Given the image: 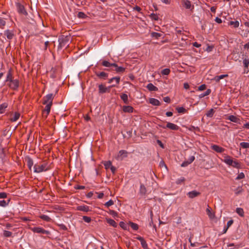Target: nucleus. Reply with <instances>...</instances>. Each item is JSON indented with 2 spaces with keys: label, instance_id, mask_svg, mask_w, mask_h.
<instances>
[{
  "label": "nucleus",
  "instance_id": "nucleus-64",
  "mask_svg": "<svg viewBox=\"0 0 249 249\" xmlns=\"http://www.w3.org/2000/svg\"><path fill=\"white\" fill-rule=\"evenodd\" d=\"M7 197V194L4 192L0 193V198H4Z\"/></svg>",
  "mask_w": 249,
  "mask_h": 249
},
{
  "label": "nucleus",
  "instance_id": "nucleus-52",
  "mask_svg": "<svg viewBox=\"0 0 249 249\" xmlns=\"http://www.w3.org/2000/svg\"><path fill=\"white\" fill-rule=\"evenodd\" d=\"M12 232L8 231H3V236L5 237H9L12 236Z\"/></svg>",
  "mask_w": 249,
  "mask_h": 249
},
{
  "label": "nucleus",
  "instance_id": "nucleus-34",
  "mask_svg": "<svg viewBox=\"0 0 249 249\" xmlns=\"http://www.w3.org/2000/svg\"><path fill=\"white\" fill-rule=\"evenodd\" d=\"M19 116H20V114L19 113L16 112L14 114V116L13 117L11 118L10 120L12 122H15L18 119V118H19Z\"/></svg>",
  "mask_w": 249,
  "mask_h": 249
},
{
  "label": "nucleus",
  "instance_id": "nucleus-30",
  "mask_svg": "<svg viewBox=\"0 0 249 249\" xmlns=\"http://www.w3.org/2000/svg\"><path fill=\"white\" fill-rule=\"evenodd\" d=\"M120 97L125 104L128 103V96L126 94H122L120 96Z\"/></svg>",
  "mask_w": 249,
  "mask_h": 249
},
{
  "label": "nucleus",
  "instance_id": "nucleus-63",
  "mask_svg": "<svg viewBox=\"0 0 249 249\" xmlns=\"http://www.w3.org/2000/svg\"><path fill=\"white\" fill-rule=\"evenodd\" d=\"M51 72L52 73L50 76L52 78H54L56 77V75L55 74V70L52 69V70L51 71Z\"/></svg>",
  "mask_w": 249,
  "mask_h": 249
},
{
  "label": "nucleus",
  "instance_id": "nucleus-62",
  "mask_svg": "<svg viewBox=\"0 0 249 249\" xmlns=\"http://www.w3.org/2000/svg\"><path fill=\"white\" fill-rule=\"evenodd\" d=\"M58 226L60 227V228L63 230L66 231L67 230V227L63 224H58Z\"/></svg>",
  "mask_w": 249,
  "mask_h": 249
},
{
  "label": "nucleus",
  "instance_id": "nucleus-28",
  "mask_svg": "<svg viewBox=\"0 0 249 249\" xmlns=\"http://www.w3.org/2000/svg\"><path fill=\"white\" fill-rule=\"evenodd\" d=\"M228 120L234 123H238L239 119L234 115H230L228 117Z\"/></svg>",
  "mask_w": 249,
  "mask_h": 249
},
{
  "label": "nucleus",
  "instance_id": "nucleus-16",
  "mask_svg": "<svg viewBox=\"0 0 249 249\" xmlns=\"http://www.w3.org/2000/svg\"><path fill=\"white\" fill-rule=\"evenodd\" d=\"M25 160L27 162V164L29 170H31L32 167L34 165L33 160L30 157H28L25 158Z\"/></svg>",
  "mask_w": 249,
  "mask_h": 249
},
{
  "label": "nucleus",
  "instance_id": "nucleus-31",
  "mask_svg": "<svg viewBox=\"0 0 249 249\" xmlns=\"http://www.w3.org/2000/svg\"><path fill=\"white\" fill-rule=\"evenodd\" d=\"M128 225H129L134 230L137 231L139 229V226L138 224L134 223L132 222H129L128 223Z\"/></svg>",
  "mask_w": 249,
  "mask_h": 249
},
{
  "label": "nucleus",
  "instance_id": "nucleus-9",
  "mask_svg": "<svg viewBox=\"0 0 249 249\" xmlns=\"http://www.w3.org/2000/svg\"><path fill=\"white\" fill-rule=\"evenodd\" d=\"M98 88L99 94H103L106 92H109L110 89V87H108V88H107L103 84L99 85Z\"/></svg>",
  "mask_w": 249,
  "mask_h": 249
},
{
  "label": "nucleus",
  "instance_id": "nucleus-42",
  "mask_svg": "<svg viewBox=\"0 0 249 249\" xmlns=\"http://www.w3.org/2000/svg\"><path fill=\"white\" fill-rule=\"evenodd\" d=\"M214 111L213 110V108H211L210 110H209L206 113V115L208 117H212L213 115V114H214Z\"/></svg>",
  "mask_w": 249,
  "mask_h": 249
},
{
  "label": "nucleus",
  "instance_id": "nucleus-59",
  "mask_svg": "<svg viewBox=\"0 0 249 249\" xmlns=\"http://www.w3.org/2000/svg\"><path fill=\"white\" fill-rule=\"evenodd\" d=\"M228 247H234L235 249H238L240 247L239 244L234 245L233 243H230L228 245Z\"/></svg>",
  "mask_w": 249,
  "mask_h": 249
},
{
  "label": "nucleus",
  "instance_id": "nucleus-40",
  "mask_svg": "<svg viewBox=\"0 0 249 249\" xmlns=\"http://www.w3.org/2000/svg\"><path fill=\"white\" fill-rule=\"evenodd\" d=\"M211 89H207V90L204 93H201V94H200L199 97L200 98H201L202 97H204L206 96L209 95L211 93Z\"/></svg>",
  "mask_w": 249,
  "mask_h": 249
},
{
  "label": "nucleus",
  "instance_id": "nucleus-37",
  "mask_svg": "<svg viewBox=\"0 0 249 249\" xmlns=\"http://www.w3.org/2000/svg\"><path fill=\"white\" fill-rule=\"evenodd\" d=\"M8 104L4 103L1 105H0V113L4 112L5 109L7 107Z\"/></svg>",
  "mask_w": 249,
  "mask_h": 249
},
{
  "label": "nucleus",
  "instance_id": "nucleus-61",
  "mask_svg": "<svg viewBox=\"0 0 249 249\" xmlns=\"http://www.w3.org/2000/svg\"><path fill=\"white\" fill-rule=\"evenodd\" d=\"M206 89V85L205 84H202L198 87V90L202 91Z\"/></svg>",
  "mask_w": 249,
  "mask_h": 249
},
{
  "label": "nucleus",
  "instance_id": "nucleus-12",
  "mask_svg": "<svg viewBox=\"0 0 249 249\" xmlns=\"http://www.w3.org/2000/svg\"><path fill=\"white\" fill-rule=\"evenodd\" d=\"M4 34L6 36L7 39L9 40L12 39L15 36L14 31L9 30H5L4 32Z\"/></svg>",
  "mask_w": 249,
  "mask_h": 249
},
{
  "label": "nucleus",
  "instance_id": "nucleus-45",
  "mask_svg": "<svg viewBox=\"0 0 249 249\" xmlns=\"http://www.w3.org/2000/svg\"><path fill=\"white\" fill-rule=\"evenodd\" d=\"M231 166L233 167H235V168H240V165L239 163L238 162H237V161L232 160V163H231Z\"/></svg>",
  "mask_w": 249,
  "mask_h": 249
},
{
  "label": "nucleus",
  "instance_id": "nucleus-20",
  "mask_svg": "<svg viewBox=\"0 0 249 249\" xmlns=\"http://www.w3.org/2000/svg\"><path fill=\"white\" fill-rule=\"evenodd\" d=\"M78 211H83L85 212H88L89 211V207L86 205H81L78 206L76 209Z\"/></svg>",
  "mask_w": 249,
  "mask_h": 249
},
{
  "label": "nucleus",
  "instance_id": "nucleus-14",
  "mask_svg": "<svg viewBox=\"0 0 249 249\" xmlns=\"http://www.w3.org/2000/svg\"><path fill=\"white\" fill-rule=\"evenodd\" d=\"M195 159L194 156H191L188 160L183 161L181 164V167L187 166L189 164H191Z\"/></svg>",
  "mask_w": 249,
  "mask_h": 249
},
{
  "label": "nucleus",
  "instance_id": "nucleus-58",
  "mask_svg": "<svg viewBox=\"0 0 249 249\" xmlns=\"http://www.w3.org/2000/svg\"><path fill=\"white\" fill-rule=\"evenodd\" d=\"M185 181V178L184 177H181L180 178H178L176 181V183L178 184H181L182 182Z\"/></svg>",
  "mask_w": 249,
  "mask_h": 249
},
{
  "label": "nucleus",
  "instance_id": "nucleus-32",
  "mask_svg": "<svg viewBox=\"0 0 249 249\" xmlns=\"http://www.w3.org/2000/svg\"><path fill=\"white\" fill-rule=\"evenodd\" d=\"M162 36V34L157 33V32H152L151 33V36L152 37L155 38V39H158L159 37Z\"/></svg>",
  "mask_w": 249,
  "mask_h": 249
},
{
  "label": "nucleus",
  "instance_id": "nucleus-7",
  "mask_svg": "<svg viewBox=\"0 0 249 249\" xmlns=\"http://www.w3.org/2000/svg\"><path fill=\"white\" fill-rule=\"evenodd\" d=\"M9 87L13 90H17L19 87V81L18 79H13L9 81Z\"/></svg>",
  "mask_w": 249,
  "mask_h": 249
},
{
  "label": "nucleus",
  "instance_id": "nucleus-48",
  "mask_svg": "<svg viewBox=\"0 0 249 249\" xmlns=\"http://www.w3.org/2000/svg\"><path fill=\"white\" fill-rule=\"evenodd\" d=\"M243 63L245 68L248 69L249 65V59L247 58H245Z\"/></svg>",
  "mask_w": 249,
  "mask_h": 249
},
{
  "label": "nucleus",
  "instance_id": "nucleus-50",
  "mask_svg": "<svg viewBox=\"0 0 249 249\" xmlns=\"http://www.w3.org/2000/svg\"><path fill=\"white\" fill-rule=\"evenodd\" d=\"M240 145L243 148H249V142H242L240 143Z\"/></svg>",
  "mask_w": 249,
  "mask_h": 249
},
{
  "label": "nucleus",
  "instance_id": "nucleus-25",
  "mask_svg": "<svg viewBox=\"0 0 249 249\" xmlns=\"http://www.w3.org/2000/svg\"><path fill=\"white\" fill-rule=\"evenodd\" d=\"M13 80V75L12 73V70L10 69L8 70V71L7 74V77L6 79V82H9L11 80Z\"/></svg>",
  "mask_w": 249,
  "mask_h": 249
},
{
  "label": "nucleus",
  "instance_id": "nucleus-15",
  "mask_svg": "<svg viewBox=\"0 0 249 249\" xmlns=\"http://www.w3.org/2000/svg\"><path fill=\"white\" fill-rule=\"evenodd\" d=\"M212 149L216 152L220 153H222L225 150L223 147L215 144L212 145Z\"/></svg>",
  "mask_w": 249,
  "mask_h": 249
},
{
  "label": "nucleus",
  "instance_id": "nucleus-24",
  "mask_svg": "<svg viewBox=\"0 0 249 249\" xmlns=\"http://www.w3.org/2000/svg\"><path fill=\"white\" fill-rule=\"evenodd\" d=\"M146 88L149 91H157L158 90V89L157 87L155 86L152 83H149L147 86Z\"/></svg>",
  "mask_w": 249,
  "mask_h": 249
},
{
  "label": "nucleus",
  "instance_id": "nucleus-6",
  "mask_svg": "<svg viewBox=\"0 0 249 249\" xmlns=\"http://www.w3.org/2000/svg\"><path fill=\"white\" fill-rule=\"evenodd\" d=\"M161 127L166 129V128H169L171 130H177L179 129V127L177 125L173 124L172 123L168 122L167 123V124L166 126L162 125H159Z\"/></svg>",
  "mask_w": 249,
  "mask_h": 249
},
{
  "label": "nucleus",
  "instance_id": "nucleus-11",
  "mask_svg": "<svg viewBox=\"0 0 249 249\" xmlns=\"http://www.w3.org/2000/svg\"><path fill=\"white\" fill-rule=\"evenodd\" d=\"M201 193L199 192H197L196 190H193L190 192H189L187 195L190 198H194L196 197L199 195H200Z\"/></svg>",
  "mask_w": 249,
  "mask_h": 249
},
{
  "label": "nucleus",
  "instance_id": "nucleus-53",
  "mask_svg": "<svg viewBox=\"0 0 249 249\" xmlns=\"http://www.w3.org/2000/svg\"><path fill=\"white\" fill-rule=\"evenodd\" d=\"M141 243L142 247L144 249H148L147 244L146 241L144 239L143 241H142L141 242Z\"/></svg>",
  "mask_w": 249,
  "mask_h": 249
},
{
  "label": "nucleus",
  "instance_id": "nucleus-41",
  "mask_svg": "<svg viewBox=\"0 0 249 249\" xmlns=\"http://www.w3.org/2000/svg\"><path fill=\"white\" fill-rule=\"evenodd\" d=\"M188 129L190 130V131H194V132H200V128L196 126V127H195L194 126H191L190 127L188 128Z\"/></svg>",
  "mask_w": 249,
  "mask_h": 249
},
{
  "label": "nucleus",
  "instance_id": "nucleus-49",
  "mask_svg": "<svg viewBox=\"0 0 249 249\" xmlns=\"http://www.w3.org/2000/svg\"><path fill=\"white\" fill-rule=\"evenodd\" d=\"M77 17L79 18L84 19V18H85L87 16L84 13H83L82 12H78V13L77 14Z\"/></svg>",
  "mask_w": 249,
  "mask_h": 249
},
{
  "label": "nucleus",
  "instance_id": "nucleus-19",
  "mask_svg": "<svg viewBox=\"0 0 249 249\" xmlns=\"http://www.w3.org/2000/svg\"><path fill=\"white\" fill-rule=\"evenodd\" d=\"M127 152L124 150H121L119 151L117 158L119 159L121 157H123L121 160H123L124 158H125L127 156Z\"/></svg>",
  "mask_w": 249,
  "mask_h": 249
},
{
  "label": "nucleus",
  "instance_id": "nucleus-3",
  "mask_svg": "<svg viewBox=\"0 0 249 249\" xmlns=\"http://www.w3.org/2000/svg\"><path fill=\"white\" fill-rule=\"evenodd\" d=\"M16 7L18 13L20 15H23L25 16L28 15V13L22 4L18 2L16 3Z\"/></svg>",
  "mask_w": 249,
  "mask_h": 249
},
{
  "label": "nucleus",
  "instance_id": "nucleus-46",
  "mask_svg": "<svg viewBox=\"0 0 249 249\" xmlns=\"http://www.w3.org/2000/svg\"><path fill=\"white\" fill-rule=\"evenodd\" d=\"M104 165L106 169H108L112 166V163L110 161H106Z\"/></svg>",
  "mask_w": 249,
  "mask_h": 249
},
{
  "label": "nucleus",
  "instance_id": "nucleus-36",
  "mask_svg": "<svg viewBox=\"0 0 249 249\" xmlns=\"http://www.w3.org/2000/svg\"><path fill=\"white\" fill-rule=\"evenodd\" d=\"M119 225L124 230H128V224H127L125 223L124 222H120L119 223Z\"/></svg>",
  "mask_w": 249,
  "mask_h": 249
},
{
  "label": "nucleus",
  "instance_id": "nucleus-21",
  "mask_svg": "<svg viewBox=\"0 0 249 249\" xmlns=\"http://www.w3.org/2000/svg\"><path fill=\"white\" fill-rule=\"evenodd\" d=\"M149 103L153 106H160L161 104L158 100L153 98L149 99Z\"/></svg>",
  "mask_w": 249,
  "mask_h": 249
},
{
  "label": "nucleus",
  "instance_id": "nucleus-54",
  "mask_svg": "<svg viewBox=\"0 0 249 249\" xmlns=\"http://www.w3.org/2000/svg\"><path fill=\"white\" fill-rule=\"evenodd\" d=\"M113 204H114V201L110 199L105 204V206L107 207H108L113 205Z\"/></svg>",
  "mask_w": 249,
  "mask_h": 249
},
{
  "label": "nucleus",
  "instance_id": "nucleus-10",
  "mask_svg": "<svg viewBox=\"0 0 249 249\" xmlns=\"http://www.w3.org/2000/svg\"><path fill=\"white\" fill-rule=\"evenodd\" d=\"M45 105H46V106H45V108L42 111V113H43V115L46 118L50 112L51 107L52 106V104H47Z\"/></svg>",
  "mask_w": 249,
  "mask_h": 249
},
{
  "label": "nucleus",
  "instance_id": "nucleus-22",
  "mask_svg": "<svg viewBox=\"0 0 249 249\" xmlns=\"http://www.w3.org/2000/svg\"><path fill=\"white\" fill-rule=\"evenodd\" d=\"M115 68V71L117 73H123L125 71V69L123 67H119L117 64L115 63V66H113Z\"/></svg>",
  "mask_w": 249,
  "mask_h": 249
},
{
  "label": "nucleus",
  "instance_id": "nucleus-4",
  "mask_svg": "<svg viewBox=\"0 0 249 249\" xmlns=\"http://www.w3.org/2000/svg\"><path fill=\"white\" fill-rule=\"evenodd\" d=\"M54 95L53 93H50L44 97L43 99V104H53V100Z\"/></svg>",
  "mask_w": 249,
  "mask_h": 249
},
{
  "label": "nucleus",
  "instance_id": "nucleus-44",
  "mask_svg": "<svg viewBox=\"0 0 249 249\" xmlns=\"http://www.w3.org/2000/svg\"><path fill=\"white\" fill-rule=\"evenodd\" d=\"M236 212L241 216H244V211L242 208H237L236 210Z\"/></svg>",
  "mask_w": 249,
  "mask_h": 249
},
{
  "label": "nucleus",
  "instance_id": "nucleus-13",
  "mask_svg": "<svg viewBox=\"0 0 249 249\" xmlns=\"http://www.w3.org/2000/svg\"><path fill=\"white\" fill-rule=\"evenodd\" d=\"M147 190L145 186L143 184L141 183L140 190H139V194L141 196H145L146 194Z\"/></svg>",
  "mask_w": 249,
  "mask_h": 249
},
{
  "label": "nucleus",
  "instance_id": "nucleus-17",
  "mask_svg": "<svg viewBox=\"0 0 249 249\" xmlns=\"http://www.w3.org/2000/svg\"><path fill=\"white\" fill-rule=\"evenodd\" d=\"M96 75L100 78L106 79L108 76V73H106L104 71L102 72H96Z\"/></svg>",
  "mask_w": 249,
  "mask_h": 249
},
{
  "label": "nucleus",
  "instance_id": "nucleus-8",
  "mask_svg": "<svg viewBox=\"0 0 249 249\" xmlns=\"http://www.w3.org/2000/svg\"><path fill=\"white\" fill-rule=\"evenodd\" d=\"M120 81V77H112V78L109 79L108 83H113L112 85H111L110 88L112 87H114L118 85Z\"/></svg>",
  "mask_w": 249,
  "mask_h": 249
},
{
  "label": "nucleus",
  "instance_id": "nucleus-47",
  "mask_svg": "<svg viewBox=\"0 0 249 249\" xmlns=\"http://www.w3.org/2000/svg\"><path fill=\"white\" fill-rule=\"evenodd\" d=\"M10 199H8L7 202H6L4 200H0V206H2V207H5V206H6L8 204V203L10 202Z\"/></svg>",
  "mask_w": 249,
  "mask_h": 249
},
{
  "label": "nucleus",
  "instance_id": "nucleus-60",
  "mask_svg": "<svg viewBox=\"0 0 249 249\" xmlns=\"http://www.w3.org/2000/svg\"><path fill=\"white\" fill-rule=\"evenodd\" d=\"M109 213L110 214L112 215L114 217L115 216H117L118 215L117 212H116L114 210H109Z\"/></svg>",
  "mask_w": 249,
  "mask_h": 249
},
{
  "label": "nucleus",
  "instance_id": "nucleus-5",
  "mask_svg": "<svg viewBox=\"0 0 249 249\" xmlns=\"http://www.w3.org/2000/svg\"><path fill=\"white\" fill-rule=\"evenodd\" d=\"M32 231L36 233H42L43 234H51V232L49 231L45 230L42 228L41 227H34L32 229Z\"/></svg>",
  "mask_w": 249,
  "mask_h": 249
},
{
  "label": "nucleus",
  "instance_id": "nucleus-57",
  "mask_svg": "<svg viewBox=\"0 0 249 249\" xmlns=\"http://www.w3.org/2000/svg\"><path fill=\"white\" fill-rule=\"evenodd\" d=\"M245 178V175L243 173L241 172L239 173L236 178V180H239L240 179L244 178Z\"/></svg>",
  "mask_w": 249,
  "mask_h": 249
},
{
  "label": "nucleus",
  "instance_id": "nucleus-51",
  "mask_svg": "<svg viewBox=\"0 0 249 249\" xmlns=\"http://www.w3.org/2000/svg\"><path fill=\"white\" fill-rule=\"evenodd\" d=\"M170 70L169 69L166 68L162 70L161 73L162 75H167L170 73Z\"/></svg>",
  "mask_w": 249,
  "mask_h": 249
},
{
  "label": "nucleus",
  "instance_id": "nucleus-43",
  "mask_svg": "<svg viewBox=\"0 0 249 249\" xmlns=\"http://www.w3.org/2000/svg\"><path fill=\"white\" fill-rule=\"evenodd\" d=\"M176 110L179 113H184L186 111V109L183 107H177Z\"/></svg>",
  "mask_w": 249,
  "mask_h": 249
},
{
  "label": "nucleus",
  "instance_id": "nucleus-26",
  "mask_svg": "<svg viewBox=\"0 0 249 249\" xmlns=\"http://www.w3.org/2000/svg\"><path fill=\"white\" fill-rule=\"evenodd\" d=\"M123 110L124 112L131 113V112H133V108L131 106H124L123 108Z\"/></svg>",
  "mask_w": 249,
  "mask_h": 249
},
{
  "label": "nucleus",
  "instance_id": "nucleus-35",
  "mask_svg": "<svg viewBox=\"0 0 249 249\" xmlns=\"http://www.w3.org/2000/svg\"><path fill=\"white\" fill-rule=\"evenodd\" d=\"M107 222L110 225L113 226V227H117V223L113 219H107Z\"/></svg>",
  "mask_w": 249,
  "mask_h": 249
},
{
  "label": "nucleus",
  "instance_id": "nucleus-29",
  "mask_svg": "<svg viewBox=\"0 0 249 249\" xmlns=\"http://www.w3.org/2000/svg\"><path fill=\"white\" fill-rule=\"evenodd\" d=\"M206 213L209 216V218L211 219H213L214 218L215 215L213 213H212L209 207L206 209Z\"/></svg>",
  "mask_w": 249,
  "mask_h": 249
},
{
  "label": "nucleus",
  "instance_id": "nucleus-18",
  "mask_svg": "<svg viewBox=\"0 0 249 249\" xmlns=\"http://www.w3.org/2000/svg\"><path fill=\"white\" fill-rule=\"evenodd\" d=\"M183 5L186 9H190L192 7V9H194V6L191 5V1L189 0H182Z\"/></svg>",
  "mask_w": 249,
  "mask_h": 249
},
{
  "label": "nucleus",
  "instance_id": "nucleus-2",
  "mask_svg": "<svg viewBox=\"0 0 249 249\" xmlns=\"http://www.w3.org/2000/svg\"><path fill=\"white\" fill-rule=\"evenodd\" d=\"M49 169V166L46 163L42 164H35L34 166V172L39 173L43 171H46Z\"/></svg>",
  "mask_w": 249,
  "mask_h": 249
},
{
  "label": "nucleus",
  "instance_id": "nucleus-39",
  "mask_svg": "<svg viewBox=\"0 0 249 249\" xmlns=\"http://www.w3.org/2000/svg\"><path fill=\"white\" fill-rule=\"evenodd\" d=\"M5 157V153L4 149L3 148L0 147V158L2 160H3Z\"/></svg>",
  "mask_w": 249,
  "mask_h": 249
},
{
  "label": "nucleus",
  "instance_id": "nucleus-33",
  "mask_svg": "<svg viewBox=\"0 0 249 249\" xmlns=\"http://www.w3.org/2000/svg\"><path fill=\"white\" fill-rule=\"evenodd\" d=\"M39 217L42 220L47 222H50L51 220V218L48 215L45 214H41L39 216Z\"/></svg>",
  "mask_w": 249,
  "mask_h": 249
},
{
  "label": "nucleus",
  "instance_id": "nucleus-38",
  "mask_svg": "<svg viewBox=\"0 0 249 249\" xmlns=\"http://www.w3.org/2000/svg\"><path fill=\"white\" fill-rule=\"evenodd\" d=\"M229 25H233L234 28H237L239 26V22L238 21L236 20L235 21H231L229 22Z\"/></svg>",
  "mask_w": 249,
  "mask_h": 249
},
{
  "label": "nucleus",
  "instance_id": "nucleus-27",
  "mask_svg": "<svg viewBox=\"0 0 249 249\" xmlns=\"http://www.w3.org/2000/svg\"><path fill=\"white\" fill-rule=\"evenodd\" d=\"M102 65L103 66H105V67H111V66L113 67V66H115V63H110L109 62H108L107 61L104 60L102 62Z\"/></svg>",
  "mask_w": 249,
  "mask_h": 249
},
{
  "label": "nucleus",
  "instance_id": "nucleus-56",
  "mask_svg": "<svg viewBox=\"0 0 249 249\" xmlns=\"http://www.w3.org/2000/svg\"><path fill=\"white\" fill-rule=\"evenodd\" d=\"M82 218L83 220L87 223H89L91 221V218L90 217L83 216Z\"/></svg>",
  "mask_w": 249,
  "mask_h": 249
},
{
  "label": "nucleus",
  "instance_id": "nucleus-55",
  "mask_svg": "<svg viewBox=\"0 0 249 249\" xmlns=\"http://www.w3.org/2000/svg\"><path fill=\"white\" fill-rule=\"evenodd\" d=\"M151 18L155 20H158V19H159V17H158V16L156 14H154V13H152L150 15Z\"/></svg>",
  "mask_w": 249,
  "mask_h": 249
},
{
  "label": "nucleus",
  "instance_id": "nucleus-23",
  "mask_svg": "<svg viewBox=\"0 0 249 249\" xmlns=\"http://www.w3.org/2000/svg\"><path fill=\"white\" fill-rule=\"evenodd\" d=\"M232 159L229 156H226L225 157V159L223 160L224 162L229 165H231L232 163Z\"/></svg>",
  "mask_w": 249,
  "mask_h": 249
},
{
  "label": "nucleus",
  "instance_id": "nucleus-1",
  "mask_svg": "<svg viewBox=\"0 0 249 249\" xmlns=\"http://www.w3.org/2000/svg\"><path fill=\"white\" fill-rule=\"evenodd\" d=\"M59 45L58 49L60 50L65 47H68L71 42V36L70 35H61L58 38Z\"/></svg>",
  "mask_w": 249,
  "mask_h": 249
}]
</instances>
